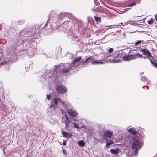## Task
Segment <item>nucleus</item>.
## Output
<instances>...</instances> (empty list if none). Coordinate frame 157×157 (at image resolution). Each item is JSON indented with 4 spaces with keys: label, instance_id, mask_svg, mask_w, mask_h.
Here are the masks:
<instances>
[{
    "label": "nucleus",
    "instance_id": "nucleus-1",
    "mask_svg": "<svg viewBox=\"0 0 157 157\" xmlns=\"http://www.w3.org/2000/svg\"><path fill=\"white\" fill-rule=\"evenodd\" d=\"M35 34L34 31L32 29L25 28L16 34V37L12 40L11 47L12 49H14L17 46L22 44L24 40L29 42L30 46L26 49L22 50L18 52L17 55L21 54L23 56H27L29 57L33 56V52L32 49L35 50L37 46L36 43V39L33 38Z\"/></svg>",
    "mask_w": 157,
    "mask_h": 157
},
{
    "label": "nucleus",
    "instance_id": "nucleus-2",
    "mask_svg": "<svg viewBox=\"0 0 157 157\" xmlns=\"http://www.w3.org/2000/svg\"><path fill=\"white\" fill-rule=\"evenodd\" d=\"M72 13H58L57 11L54 10H52L49 15V18L47 20L46 24H48V21L49 23L50 20L56 21L57 19L59 21H60L63 19V20H66L67 16H71Z\"/></svg>",
    "mask_w": 157,
    "mask_h": 157
},
{
    "label": "nucleus",
    "instance_id": "nucleus-3",
    "mask_svg": "<svg viewBox=\"0 0 157 157\" xmlns=\"http://www.w3.org/2000/svg\"><path fill=\"white\" fill-rule=\"evenodd\" d=\"M56 67L54 70V72L57 71L56 73V76H59V74H63L70 71L71 70H74L73 68H71V65L70 63H66L64 64L61 63L58 65H55Z\"/></svg>",
    "mask_w": 157,
    "mask_h": 157
},
{
    "label": "nucleus",
    "instance_id": "nucleus-4",
    "mask_svg": "<svg viewBox=\"0 0 157 157\" xmlns=\"http://www.w3.org/2000/svg\"><path fill=\"white\" fill-rule=\"evenodd\" d=\"M74 18L72 14L71 16H67L66 20H63V19L60 22L61 23H63V24L61 26L62 30L64 32L68 33L71 29L72 23L73 22L72 19Z\"/></svg>",
    "mask_w": 157,
    "mask_h": 157
},
{
    "label": "nucleus",
    "instance_id": "nucleus-5",
    "mask_svg": "<svg viewBox=\"0 0 157 157\" xmlns=\"http://www.w3.org/2000/svg\"><path fill=\"white\" fill-rule=\"evenodd\" d=\"M25 22V21L23 19L17 21H13L12 22L11 27L10 28L8 29L7 34L6 33V36H9L11 33L14 32L15 31L17 25H22Z\"/></svg>",
    "mask_w": 157,
    "mask_h": 157
},
{
    "label": "nucleus",
    "instance_id": "nucleus-6",
    "mask_svg": "<svg viewBox=\"0 0 157 157\" xmlns=\"http://www.w3.org/2000/svg\"><path fill=\"white\" fill-rule=\"evenodd\" d=\"M81 59V56L75 57L71 63H70L72 68L74 69L77 67L79 65V63Z\"/></svg>",
    "mask_w": 157,
    "mask_h": 157
},
{
    "label": "nucleus",
    "instance_id": "nucleus-7",
    "mask_svg": "<svg viewBox=\"0 0 157 157\" xmlns=\"http://www.w3.org/2000/svg\"><path fill=\"white\" fill-rule=\"evenodd\" d=\"M66 88L62 85H59L57 88V91L59 94H63L67 91Z\"/></svg>",
    "mask_w": 157,
    "mask_h": 157
},
{
    "label": "nucleus",
    "instance_id": "nucleus-8",
    "mask_svg": "<svg viewBox=\"0 0 157 157\" xmlns=\"http://www.w3.org/2000/svg\"><path fill=\"white\" fill-rule=\"evenodd\" d=\"M132 149H134L135 147L140 148L141 147L140 142L139 140L135 139L132 144Z\"/></svg>",
    "mask_w": 157,
    "mask_h": 157
},
{
    "label": "nucleus",
    "instance_id": "nucleus-9",
    "mask_svg": "<svg viewBox=\"0 0 157 157\" xmlns=\"http://www.w3.org/2000/svg\"><path fill=\"white\" fill-rule=\"evenodd\" d=\"M121 55L120 53H118L117 54V55L114 57L118 58V59L119 58H120ZM107 61L109 62L110 63H117L120 62L121 61L118 60H114V58L113 57L112 58L108 59L107 60Z\"/></svg>",
    "mask_w": 157,
    "mask_h": 157
},
{
    "label": "nucleus",
    "instance_id": "nucleus-10",
    "mask_svg": "<svg viewBox=\"0 0 157 157\" xmlns=\"http://www.w3.org/2000/svg\"><path fill=\"white\" fill-rule=\"evenodd\" d=\"M67 113L69 115L73 117H76L78 115L77 112L71 109H67Z\"/></svg>",
    "mask_w": 157,
    "mask_h": 157
},
{
    "label": "nucleus",
    "instance_id": "nucleus-11",
    "mask_svg": "<svg viewBox=\"0 0 157 157\" xmlns=\"http://www.w3.org/2000/svg\"><path fill=\"white\" fill-rule=\"evenodd\" d=\"M122 57L124 61H127L135 59L134 56L132 55H125L122 56Z\"/></svg>",
    "mask_w": 157,
    "mask_h": 157
},
{
    "label": "nucleus",
    "instance_id": "nucleus-12",
    "mask_svg": "<svg viewBox=\"0 0 157 157\" xmlns=\"http://www.w3.org/2000/svg\"><path fill=\"white\" fill-rule=\"evenodd\" d=\"M59 102V99L58 98H54L52 99L51 102V105L50 108H55L57 107L58 106V103Z\"/></svg>",
    "mask_w": 157,
    "mask_h": 157
},
{
    "label": "nucleus",
    "instance_id": "nucleus-13",
    "mask_svg": "<svg viewBox=\"0 0 157 157\" xmlns=\"http://www.w3.org/2000/svg\"><path fill=\"white\" fill-rule=\"evenodd\" d=\"M65 119L64 121V123L65 125V128L68 130L70 125V120L67 115H65Z\"/></svg>",
    "mask_w": 157,
    "mask_h": 157
},
{
    "label": "nucleus",
    "instance_id": "nucleus-14",
    "mask_svg": "<svg viewBox=\"0 0 157 157\" xmlns=\"http://www.w3.org/2000/svg\"><path fill=\"white\" fill-rule=\"evenodd\" d=\"M140 51L143 52V54L144 55H147L150 57H152L151 54L149 52V50L147 48L143 49L141 48Z\"/></svg>",
    "mask_w": 157,
    "mask_h": 157
},
{
    "label": "nucleus",
    "instance_id": "nucleus-15",
    "mask_svg": "<svg viewBox=\"0 0 157 157\" xmlns=\"http://www.w3.org/2000/svg\"><path fill=\"white\" fill-rule=\"evenodd\" d=\"M113 135L112 131L109 130H106L105 131L103 134V137H107L108 138L111 137Z\"/></svg>",
    "mask_w": 157,
    "mask_h": 157
},
{
    "label": "nucleus",
    "instance_id": "nucleus-16",
    "mask_svg": "<svg viewBox=\"0 0 157 157\" xmlns=\"http://www.w3.org/2000/svg\"><path fill=\"white\" fill-rule=\"evenodd\" d=\"M62 134L63 135V136L67 138H71L72 136V135L71 133L65 132L63 131H62Z\"/></svg>",
    "mask_w": 157,
    "mask_h": 157
},
{
    "label": "nucleus",
    "instance_id": "nucleus-17",
    "mask_svg": "<svg viewBox=\"0 0 157 157\" xmlns=\"http://www.w3.org/2000/svg\"><path fill=\"white\" fill-rule=\"evenodd\" d=\"M50 71L49 72V71H48V72H46L44 73V75H43V78H45H45L47 79L48 78H52L53 76V75L52 74V73H50Z\"/></svg>",
    "mask_w": 157,
    "mask_h": 157
},
{
    "label": "nucleus",
    "instance_id": "nucleus-18",
    "mask_svg": "<svg viewBox=\"0 0 157 157\" xmlns=\"http://www.w3.org/2000/svg\"><path fill=\"white\" fill-rule=\"evenodd\" d=\"M127 131L132 135H136L137 133V132L136 131L135 128L133 127H132L129 129H127Z\"/></svg>",
    "mask_w": 157,
    "mask_h": 157
},
{
    "label": "nucleus",
    "instance_id": "nucleus-19",
    "mask_svg": "<svg viewBox=\"0 0 157 157\" xmlns=\"http://www.w3.org/2000/svg\"><path fill=\"white\" fill-rule=\"evenodd\" d=\"M92 57H89L86 58L84 62L83 63V65L85 67L87 65L88 62H90L92 61Z\"/></svg>",
    "mask_w": 157,
    "mask_h": 157
},
{
    "label": "nucleus",
    "instance_id": "nucleus-20",
    "mask_svg": "<svg viewBox=\"0 0 157 157\" xmlns=\"http://www.w3.org/2000/svg\"><path fill=\"white\" fill-rule=\"evenodd\" d=\"M119 150L118 148H117L115 149H111L110 152L112 154L117 155L118 153Z\"/></svg>",
    "mask_w": 157,
    "mask_h": 157
},
{
    "label": "nucleus",
    "instance_id": "nucleus-21",
    "mask_svg": "<svg viewBox=\"0 0 157 157\" xmlns=\"http://www.w3.org/2000/svg\"><path fill=\"white\" fill-rule=\"evenodd\" d=\"M120 10H119V11H117V12L119 14H121L125 12H126L129 9L128 8H126L123 9L121 8Z\"/></svg>",
    "mask_w": 157,
    "mask_h": 157
},
{
    "label": "nucleus",
    "instance_id": "nucleus-22",
    "mask_svg": "<svg viewBox=\"0 0 157 157\" xmlns=\"http://www.w3.org/2000/svg\"><path fill=\"white\" fill-rule=\"evenodd\" d=\"M113 143V141L110 140H106V147H108L109 146Z\"/></svg>",
    "mask_w": 157,
    "mask_h": 157
},
{
    "label": "nucleus",
    "instance_id": "nucleus-23",
    "mask_svg": "<svg viewBox=\"0 0 157 157\" xmlns=\"http://www.w3.org/2000/svg\"><path fill=\"white\" fill-rule=\"evenodd\" d=\"M78 143L79 146L81 147H83L85 144V142L83 140L79 141Z\"/></svg>",
    "mask_w": 157,
    "mask_h": 157
},
{
    "label": "nucleus",
    "instance_id": "nucleus-24",
    "mask_svg": "<svg viewBox=\"0 0 157 157\" xmlns=\"http://www.w3.org/2000/svg\"><path fill=\"white\" fill-rule=\"evenodd\" d=\"M91 63L92 64H103V63L100 60L97 61L96 60L95 61H92L91 62Z\"/></svg>",
    "mask_w": 157,
    "mask_h": 157
},
{
    "label": "nucleus",
    "instance_id": "nucleus-25",
    "mask_svg": "<svg viewBox=\"0 0 157 157\" xmlns=\"http://www.w3.org/2000/svg\"><path fill=\"white\" fill-rule=\"evenodd\" d=\"M133 55L135 57V59H136V57H137L139 58H140L141 57H143V56L139 53H137L136 54H135L134 55Z\"/></svg>",
    "mask_w": 157,
    "mask_h": 157
},
{
    "label": "nucleus",
    "instance_id": "nucleus-26",
    "mask_svg": "<svg viewBox=\"0 0 157 157\" xmlns=\"http://www.w3.org/2000/svg\"><path fill=\"white\" fill-rule=\"evenodd\" d=\"M94 18L96 21L98 22H99L101 21V18L99 17L94 16Z\"/></svg>",
    "mask_w": 157,
    "mask_h": 157
},
{
    "label": "nucleus",
    "instance_id": "nucleus-27",
    "mask_svg": "<svg viewBox=\"0 0 157 157\" xmlns=\"http://www.w3.org/2000/svg\"><path fill=\"white\" fill-rule=\"evenodd\" d=\"M147 79L148 78L145 76H142L141 77V80L143 82L148 81Z\"/></svg>",
    "mask_w": 157,
    "mask_h": 157
},
{
    "label": "nucleus",
    "instance_id": "nucleus-28",
    "mask_svg": "<svg viewBox=\"0 0 157 157\" xmlns=\"http://www.w3.org/2000/svg\"><path fill=\"white\" fill-rule=\"evenodd\" d=\"M136 4V3L135 2H132L128 5H126V7H129L131 6H133Z\"/></svg>",
    "mask_w": 157,
    "mask_h": 157
},
{
    "label": "nucleus",
    "instance_id": "nucleus-29",
    "mask_svg": "<svg viewBox=\"0 0 157 157\" xmlns=\"http://www.w3.org/2000/svg\"><path fill=\"white\" fill-rule=\"evenodd\" d=\"M154 20L153 18H151L150 20L148 21L147 22L148 24L151 25L153 23Z\"/></svg>",
    "mask_w": 157,
    "mask_h": 157
},
{
    "label": "nucleus",
    "instance_id": "nucleus-30",
    "mask_svg": "<svg viewBox=\"0 0 157 157\" xmlns=\"http://www.w3.org/2000/svg\"><path fill=\"white\" fill-rule=\"evenodd\" d=\"M112 56V55H110L108 53H107L105 55V57L107 58V57H110Z\"/></svg>",
    "mask_w": 157,
    "mask_h": 157
},
{
    "label": "nucleus",
    "instance_id": "nucleus-31",
    "mask_svg": "<svg viewBox=\"0 0 157 157\" xmlns=\"http://www.w3.org/2000/svg\"><path fill=\"white\" fill-rule=\"evenodd\" d=\"M141 41H142L141 40H140L138 41L137 42H136L135 43V45L136 46H137V45H138L139 44H140L141 43Z\"/></svg>",
    "mask_w": 157,
    "mask_h": 157
},
{
    "label": "nucleus",
    "instance_id": "nucleus-32",
    "mask_svg": "<svg viewBox=\"0 0 157 157\" xmlns=\"http://www.w3.org/2000/svg\"><path fill=\"white\" fill-rule=\"evenodd\" d=\"M74 127L76 128H77V129L79 128V127L78 126V125L76 123H74Z\"/></svg>",
    "mask_w": 157,
    "mask_h": 157
},
{
    "label": "nucleus",
    "instance_id": "nucleus-33",
    "mask_svg": "<svg viewBox=\"0 0 157 157\" xmlns=\"http://www.w3.org/2000/svg\"><path fill=\"white\" fill-rule=\"evenodd\" d=\"M8 62V61H7L5 60L2 62L1 63H2V65H4L7 63Z\"/></svg>",
    "mask_w": 157,
    "mask_h": 157
},
{
    "label": "nucleus",
    "instance_id": "nucleus-34",
    "mask_svg": "<svg viewBox=\"0 0 157 157\" xmlns=\"http://www.w3.org/2000/svg\"><path fill=\"white\" fill-rule=\"evenodd\" d=\"M62 152L63 154H64L65 155H67V152L65 149L62 148Z\"/></svg>",
    "mask_w": 157,
    "mask_h": 157
},
{
    "label": "nucleus",
    "instance_id": "nucleus-35",
    "mask_svg": "<svg viewBox=\"0 0 157 157\" xmlns=\"http://www.w3.org/2000/svg\"><path fill=\"white\" fill-rule=\"evenodd\" d=\"M113 51V49L112 48H110L108 50V52L110 53H111Z\"/></svg>",
    "mask_w": 157,
    "mask_h": 157
},
{
    "label": "nucleus",
    "instance_id": "nucleus-36",
    "mask_svg": "<svg viewBox=\"0 0 157 157\" xmlns=\"http://www.w3.org/2000/svg\"><path fill=\"white\" fill-rule=\"evenodd\" d=\"M58 99H59V102H61L63 105H64V102L60 98H58Z\"/></svg>",
    "mask_w": 157,
    "mask_h": 157
},
{
    "label": "nucleus",
    "instance_id": "nucleus-37",
    "mask_svg": "<svg viewBox=\"0 0 157 157\" xmlns=\"http://www.w3.org/2000/svg\"><path fill=\"white\" fill-rule=\"evenodd\" d=\"M148 59L150 60V62H151V64L152 65H153L155 62H153L151 59H150L149 58V57H148Z\"/></svg>",
    "mask_w": 157,
    "mask_h": 157
},
{
    "label": "nucleus",
    "instance_id": "nucleus-38",
    "mask_svg": "<svg viewBox=\"0 0 157 157\" xmlns=\"http://www.w3.org/2000/svg\"><path fill=\"white\" fill-rule=\"evenodd\" d=\"M62 144L63 146H65L66 145V141L65 140H63Z\"/></svg>",
    "mask_w": 157,
    "mask_h": 157
},
{
    "label": "nucleus",
    "instance_id": "nucleus-39",
    "mask_svg": "<svg viewBox=\"0 0 157 157\" xmlns=\"http://www.w3.org/2000/svg\"><path fill=\"white\" fill-rule=\"evenodd\" d=\"M50 98H51V96H50V95H47V98L48 100H49L50 99Z\"/></svg>",
    "mask_w": 157,
    "mask_h": 157
},
{
    "label": "nucleus",
    "instance_id": "nucleus-40",
    "mask_svg": "<svg viewBox=\"0 0 157 157\" xmlns=\"http://www.w3.org/2000/svg\"><path fill=\"white\" fill-rule=\"evenodd\" d=\"M153 65L154 66L157 68V63H156L155 62Z\"/></svg>",
    "mask_w": 157,
    "mask_h": 157
},
{
    "label": "nucleus",
    "instance_id": "nucleus-41",
    "mask_svg": "<svg viewBox=\"0 0 157 157\" xmlns=\"http://www.w3.org/2000/svg\"><path fill=\"white\" fill-rule=\"evenodd\" d=\"M138 148H139L138 147L135 148L134 149H135V152H137L138 151Z\"/></svg>",
    "mask_w": 157,
    "mask_h": 157
},
{
    "label": "nucleus",
    "instance_id": "nucleus-42",
    "mask_svg": "<svg viewBox=\"0 0 157 157\" xmlns=\"http://www.w3.org/2000/svg\"><path fill=\"white\" fill-rule=\"evenodd\" d=\"M149 57H150L149 56H148V55H147V56H143V58H144V59H147V58H148Z\"/></svg>",
    "mask_w": 157,
    "mask_h": 157
},
{
    "label": "nucleus",
    "instance_id": "nucleus-43",
    "mask_svg": "<svg viewBox=\"0 0 157 157\" xmlns=\"http://www.w3.org/2000/svg\"><path fill=\"white\" fill-rule=\"evenodd\" d=\"M57 72V71L55 72H54V73H55V74H56V72ZM62 74H59V76H58H58H56V77L57 78H59V75H62Z\"/></svg>",
    "mask_w": 157,
    "mask_h": 157
},
{
    "label": "nucleus",
    "instance_id": "nucleus-44",
    "mask_svg": "<svg viewBox=\"0 0 157 157\" xmlns=\"http://www.w3.org/2000/svg\"><path fill=\"white\" fill-rule=\"evenodd\" d=\"M155 19L156 21H157V14L155 15Z\"/></svg>",
    "mask_w": 157,
    "mask_h": 157
},
{
    "label": "nucleus",
    "instance_id": "nucleus-45",
    "mask_svg": "<svg viewBox=\"0 0 157 157\" xmlns=\"http://www.w3.org/2000/svg\"><path fill=\"white\" fill-rule=\"evenodd\" d=\"M144 87H147V89H149V87H148V86H143V87H143V88H144Z\"/></svg>",
    "mask_w": 157,
    "mask_h": 157
},
{
    "label": "nucleus",
    "instance_id": "nucleus-46",
    "mask_svg": "<svg viewBox=\"0 0 157 157\" xmlns=\"http://www.w3.org/2000/svg\"><path fill=\"white\" fill-rule=\"evenodd\" d=\"M58 49L60 52L61 51V48H58Z\"/></svg>",
    "mask_w": 157,
    "mask_h": 157
},
{
    "label": "nucleus",
    "instance_id": "nucleus-47",
    "mask_svg": "<svg viewBox=\"0 0 157 157\" xmlns=\"http://www.w3.org/2000/svg\"><path fill=\"white\" fill-rule=\"evenodd\" d=\"M122 35L123 36H124L125 37V34L124 33H122Z\"/></svg>",
    "mask_w": 157,
    "mask_h": 157
},
{
    "label": "nucleus",
    "instance_id": "nucleus-48",
    "mask_svg": "<svg viewBox=\"0 0 157 157\" xmlns=\"http://www.w3.org/2000/svg\"><path fill=\"white\" fill-rule=\"evenodd\" d=\"M127 21L126 23H125V24H128V21Z\"/></svg>",
    "mask_w": 157,
    "mask_h": 157
},
{
    "label": "nucleus",
    "instance_id": "nucleus-49",
    "mask_svg": "<svg viewBox=\"0 0 157 157\" xmlns=\"http://www.w3.org/2000/svg\"><path fill=\"white\" fill-rule=\"evenodd\" d=\"M150 81H149L148 82H147V84H149V83H150Z\"/></svg>",
    "mask_w": 157,
    "mask_h": 157
},
{
    "label": "nucleus",
    "instance_id": "nucleus-50",
    "mask_svg": "<svg viewBox=\"0 0 157 157\" xmlns=\"http://www.w3.org/2000/svg\"><path fill=\"white\" fill-rule=\"evenodd\" d=\"M2 65V63H0V66H1Z\"/></svg>",
    "mask_w": 157,
    "mask_h": 157
},
{
    "label": "nucleus",
    "instance_id": "nucleus-51",
    "mask_svg": "<svg viewBox=\"0 0 157 157\" xmlns=\"http://www.w3.org/2000/svg\"><path fill=\"white\" fill-rule=\"evenodd\" d=\"M115 27H111V28H115Z\"/></svg>",
    "mask_w": 157,
    "mask_h": 157
},
{
    "label": "nucleus",
    "instance_id": "nucleus-52",
    "mask_svg": "<svg viewBox=\"0 0 157 157\" xmlns=\"http://www.w3.org/2000/svg\"><path fill=\"white\" fill-rule=\"evenodd\" d=\"M115 26V25H111V26Z\"/></svg>",
    "mask_w": 157,
    "mask_h": 157
},
{
    "label": "nucleus",
    "instance_id": "nucleus-53",
    "mask_svg": "<svg viewBox=\"0 0 157 157\" xmlns=\"http://www.w3.org/2000/svg\"><path fill=\"white\" fill-rule=\"evenodd\" d=\"M120 24H123V23H120Z\"/></svg>",
    "mask_w": 157,
    "mask_h": 157
}]
</instances>
